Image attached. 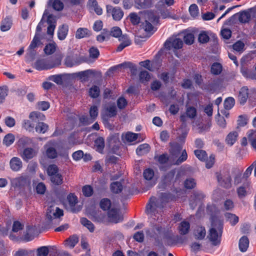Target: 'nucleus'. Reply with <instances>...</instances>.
<instances>
[{"mask_svg": "<svg viewBox=\"0 0 256 256\" xmlns=\"http://www.w3.org/2000/svg\"><path fill=\"white\" fill-rule=\"evenodd\" d=\"M50 180L52 183L56 185H60L62 183V176L58 172L50 176Z\"/></svg>", "mask_w": 256, "mask_h": 256, "instance_id": "a18cd8bd", "label": "nucleus"}, {"mask_svg": "<svg viewBox=\"0 0 256 256\" xmlns=\"http://www.w3.org/2000/svg\"><path fill=\"white\" fill-rule=\"evenodd\" d=\"M37 154V151L31 148H24L21 152L20 156L25 161L32 158Z\"/></svg>", "mask_w": 256, "mask_h": 256, "instance_id": "f8f14e48", "label": "nucleus"}, {"mask_svg": "<svg viewBox=\"0 0 256 256\" xmlns=\"http://www.w3.org/2000/svg\"><path fill=\"white\" fill-rule=\"evenodd\" d=\"M146 20L142 24V28L146 32L154 31V25L158 22L159 17H158L156 13L152 12L146 14Z\"/></svg>", "mask_w": 256, "mask_h": 256, "instance_id": "7ed1b4c3", "label": "nucleus"}, {"mask_svg": "<svg viewBox=\"0 0 256 256\" xmlns=\"http://www.w3.org/2000/svg\"><path fill=\"white\" fill-rule=\"evenodd\" d=\"M88 5L92 10H94L98 15H101L102 13V10L101 8L98 6L96 0H90Z\"/></svg>", "mask_w": 256, "mask_h": 256, "instance_id": "7c9ffc66", "label": "nucleus"}, {"mask_svg": "<svg viewBox=\"0 0 256 256\" xmlns=\"http://www.w3.org/2000/svg\"><path fill=\"white\" fill-rule=\"evenodd\" d=\"M196 183L194 179L189 178L184 181V185L186 188L191 189L196 186Z\"/></svg>", "mask_w": 256, "mask_h": 256, "instance_id": "0e129e2a", "label": "nucleus"}, {"mask_svg": "<svg viewBox=\"0 0 256 256\" xmlns=\"http://www.w3.org/2000/svg\"><path fill=\"white\" fill-rule=\"evenodd\" d=\"M185 43L187 44H191L194 41V35L192 33H186L184 38Z\"/></svg>", "mask_w": 256, "mask_h": 256, "instance_id": "69168bd1", "label": "nucleus"}, {"mask_svg": "<svg viewBox=\"0 0 256 256\" xmlns=\"http://www.w3.org/2000/svg\"><path fill=\"white\" fill-rule=\"evenodd\" d=\"M94 71L92 70H86L78 72L76 75L82 82H86L88 80L90 76L94 74Z\"/></svg>", "mask_w": 256, "mask_h": 256, "instance_id": "a878e982", "label": "nucleus"}, {"mask_svg": "<svg viewBox=\"0 0 256 256\" xmlns=\"http://www.w3.org/2000/svg\"><path fill=\"white\" fill-rule=\"evenodd\" d=\"M90 116H83L80 118V121L84 124H88L92 123L96 118L98 115V108L96 106H93L90 107Z\"/></svg>", "mask_w": 256, "mask_h": 256, "instance_id": "6e6552de", "label": "nucleus"}, {"mask_svg": "<svg viewBox=\"0 0 256 256\" xmlns=\"http://www.w3.org/2000/svg\"><path fill=\"white\" fill-rule=\"evenodd\" d=\"M12 25V20L10 18L4 19L1 24L0 30L2 32H6L9 30Z\"/></svg>", "mask_w": 256, "mask_h": 256, "instance_id": "ea45409f", "label": "nucleus"}, {"mask_svg": "<svg viewBox=\"0 0 256 256\" xmlns=\"http://www.w3.org/2000/svg\"><path fill=\"white\" fill-rule=\"evenodd\" d=\"M63 216V211L54 205L49 206L46 212V218L52 224L58 222V218Z\"/></svg>", "mask_w": 256, "mask_h": 256, "instance_id": "20e7f679", "label": "nucleus"}, {"mask_svg": "<svg viewBox=\"0 0 256 256\" xmlns=\"http://www.w3.org/2000/svg\"><path fill=\"white\" fill-rule=\"evenodd\" d=\"M169 195L166 194H162L161 197L156 200V198H152L150 202L147 204L146 212L150 216H155L156 214L160 212L163 207L162 203L164 202L168 201Z\"/></svg>", "mask_w": 256, "mask_h": 256, "instance_id": "f03ea898", "label": "nucleus"}, {"mask_svg": "<svg viewBox=\"0 0 256 256\" xmlns=\"http://www.w3.org/2000/svg\"><path fill=\"white\" fill-rule=\"evenodd\" d=\"M40 44V36H38V34H36L32 42L28 48V51L30 54H32L34 49Z\"/></svg>", "mask_w": 256, "mask_h": 256, "instance_id": "c756f323", "label": "nucleus"}, {"mask_svg": "<svg viewBox=\"0 0 256 256\" xmlns=\"http://www.w3.org/2000/svg\"><path fill=\"white\" fill-rule=\"evenodd\" d=\"M48 4L56 10L60 11L64 8V4L60 0H49Z\"/></svg>", "mask_w": 256, "mask_h": 256, "instance_id": "2f4dec72", "label": "nucleus"}, {"mask_svg": "<svg viewBox=\"0 0 256 256\" xmlns=\"http://www.w3.org/2000/svg\"><path fill=\"white\" fill-rule=\"evenodd\" d=\"M111 205V202L108 198H103L100 202V208L104 210H108Z\"/></svg>", "mask_w": 256, "mask_h": 256, "instance_id": "5fc2aeb1", "label": "nucleus"}, {"mask_svg": "<svg viewBox=\"0 0 256 256\" xmlns=\"http://www.w3.org/2000/svg\"><path fill=\"white\" fill-rule=\"evenodd\" d=\"M108 216L110 221L114 223L121 222L123 220L122 216L116 209H111L108 212Z\"/></svg>", "mask_w": 256, "mask_h": 256, "instance_id": "ddd939ff", "label": "nucleus"}, {"mask_svg": "<svg viewBox=\"0 0 256 256\" xmlns=\"http://www.w3.org/2000/svg\"><path fill=\"white\" fill-rule=\"evenodd\" d=\"M193 234L196 239L202 240L206 236V230L204 227L198 226L194 229Z\"/></svg>", "mask_w": 256, "mask_h": 256, "instance_id": "dca6fc26", "label": "nucleus"}, {"mask_svg": "<svg viewBox=\"0 0 256 256\" xmlns=\"http://www.w3.org/2000/svg\"><path fill=\"white\" fill-rule=\"evenodd\" d=\"M143 175L146 180H150L154 176V172L152 169L148 168L144 170Z\"/></svg>", "mask_w": 256, "mask_h": 256, "instance_id": "774afa93", "label": "nucleus"}, {"mask_svg": "<svg viewBox=\"0 0 256 256\" xmlns=\"http://www.w3.org/2000/svg\"><path fill=\"white\" fill-rule=\"evenodd\" d=\"M11 170L14 172L20 171L22 167V162L21 160L18 157H13L10 162Z\"/></svg>", "mask_w": 256, "mask_h": 256, "instance_id": "4468645a", "label": "nucleus"}, {"mask_svg": "<svg viewBox=\"0 0 256 256\" xmlns=\"http://www.w3.org/2000/svg\"><path fill=\"white\" fill-rule=\"evenodd\" d=\"M68 28L67 25H62L58 29V38L60 40H64L67 36Z\"/></svg>", "mask_w": 256, "mask_h": 256, "instance_id": "cd10ccee", "label": "nucleus"}, {"mask_svg": "<svg viewBox=\"0 0 256 256\" xmlns=\"http://www.w3.org/2000/svg\"><path fill=\"white\" fill-rule=\"evenodd\" d=\"M207 210L212 214V228L208 236L209 240L214 246L219 244L222 232V222L218 216V210L215 205H208Z\"/></svg>", "mask_w": 256, "mask_h": 256, "instance_id": "f257e3e1", "label": "nucleus"}, {"mask_svg": "<svg viewBox=\"0 0 256 256\" xmlns=\"http://www.w3.org/2000/svg\"><path fill=\"white\" fill-rule=\"evenodd\" d=\"M222 70V66L218 63L214 64L211 66V72L214 74H220Z\"/></svg>", "mask_w": 256, "mask_h": 256, "instance_id": "864d4df0", "label": "nucleus"}, {"mask_svg": "<svg viewBox=\"0 0 256 256\" xmlns=\"http://www.w3.org/2000/svg\"><path fill=\"white\" fill-rule=\"evenodd\" d=\"M63 76L62 74H56L50 76L48 77V80H52L58 84H62L63 82Z\"/></svg>", "mask_w": 256, "mask_h": 256, "instance_id": "de8ad7c7", "label": "nucleus"}, {"mask_svg": "<svg viewBox=\"0 0 256 256\" xmlns=\"http://www.w3.org/2000/svg\"><path fill=\"white\" fill-rule=\"evenodd\" d=\"M181 149V147L178 145H176L172 146V150L170 152L172 158V164H178L186 160L188 156L186 150H184L182 152L180 156L176 159L180 155Z\"/></svg>", "mask_w": 256, "mask_h": 256, "instance_id": "39448f33", "label": "nucleus"}, {"mask_svg": "<svg viewBox=\"0 0 256 256\" xmlns=\"http://www.w3.org/2000/svg\"><path fill=\"white\" fill-rule=\"evenodd\" d=\"M116 107L114 102L106 104L102 112V118L104 120L116 116Z\"/></svg>", "mask_w": 256, "mask_h": 256, "instance_id": "0eeeda50", "label": "nucleus"}, {"mask_svg": "<svg viewBox=\"0 0 256 256\" xmlns=\"http://www.w3.org/2000/svg\"><path fill=\"white\" fill-rule=\"evenodd\" d=\"M81 224L86 228L90 232H93L94 230V226L93 224L86 218H82L80 219Z\"/></svg>", "mask_w": 256, "mask_h": 256, "instance_id": "a19ab883", "label": "nucleus"}, {"mask_svg": "<svg viewBox=\"0 0 256 256\" xmlns=\"http://www.w3.org/2000/svg\"><path fill=\"white\" fill-rule=\"evenodd\" d=\"M250 182H246L242 186H240L237 190V192L240 198L245 196L250 190Z\"/></svg>", "mask_w": 256, "mask_h": 256, "instance_id": "412c9836", "label": "nucleus"}, {"mask_svg": "<svg viewBox=\"0 0 256 256\" xmlns=\"http://www.w3.org/2000/svg\"><path fill=\"white\" fill-rule=\"evenodd\" d=\"M89 94L92 98H97L100 94L99 88L96 86H92L89 90Z\"/></svg>", "mask_w": 256, "mask_h": 256, "instance_id": "052dcab7", "label": "nucleus"}, {"mask_svg": "<svg viewBox=\"0 0 256 256\" xmlns=\"http://www.w3.org/2000/svg\"><path fill=\"white\" fill-rule=\"evenodd\" d=\"M225 216L226 218V220L229 222L232 225H234L238 221V218L234 214L226 213Z\"/></svg>", "mask_w": 256, "mask_h": 256, "instance_id": "c03bdc74", "label": "nucleus"}, {"mask_svg": "<svg viewBox=\"0 0 256 256\" xmlns=\"http://www.w3.org/2000/svg\"><path fill=\"white\" fill-rule=\"evenodd\" d=\"M28 178L25 176H22L19 177L12 178L11 180L12 184L14 186H24L27 183Z\"/></svg>", "mask_w": 256, "mask_h": 256, "instance_id": "aec40b11", "label": "nucleus"}, {"mask_svg": "<svg viewBox=\"0 0 256 256\" xmlns=\"http://www.w3.org/2000/svg\"><path fill=\"white\" fill-rule=\"evenodd\" d=\"M196 114L197 112L196 108L187 106L186 114L180 116V120L183 122H185L186 120V117L190 119H193L196 116Z\"/></svg>", "mask_w": 256, "mask_h": 256, "instance_id": "9b49d317", "label": "nucleus"}, {"mask_svg": "<svg viewBox=\"0 0 256 256\" xmlns=\"http://www.w3.org/2000/svg\"><path fill=\"white\" fill-rule=\"evenodd\" d=\"M57 144L54 140L48 142L44 146V154L50 159H54L58 157V152L56 150Z\"/></svg>", "mask_w": 256, "mask_h": 256, "instance_id": "423d86ee", "label": "nucleus"}, {"mask_svg": "<svg viewBox=\"0 0 256 256\" xmlns=\"http://www.w3.org/2000/svg\"><path fill=\"white\" fill-rule=\"evenodd\" d=\"M119 40L122 42L117 48L118 52L122 51L124 48L130 44V40L126 35H124L120 37Z\"/></svg>", "mask_w": 256, "mask_h": 256, "instance_id": "5701e85b", "label": "nucleus"}, {"mask_svg": "<svg viewBox=\"0 0 256 256\" xmlns=\"http://www.w3.org/2000/svg\"><path fill=\"white\" fill-rule=\"evenodd\" d=\"M110 188L112 191L114 193H118L122 190V186L120 182H116L111 184Z\"/></svg>", "mask_w": 256, "mask_h": 256, "instance_id": "49530a36", "label": "nucleus"}, {"mask_svg": "<svg viewBox=\"0 0 256 256\" xmlns=\"http://www.w3.org/2000/svg\"><path fill=\"white\" fill-rule=\"evenodd\" d=\"M249 245V240L247 237L242 236L239 241V248L241 252H244L247 250Z\"/></svg>", "mask_w": 256, "mask_h": 256, "instance_id": "c85d7f7f", "label": "nucleus"}, {"mask_svg": "<svg viewBox=\"0 0 256 256\" xmlns=\"http://www.w3.org/2000/svg\"><path fill=\"white\" fill-rule=\"evenodd\" d=\"M183 42L179 38H172L167 40L164 44L165 47L169 50L174 48L175 50L181 48L182 47Z\"/></svg>", "mask_w": 256, "mask_h": 256, "instance_id": "1a4fd4ad", "label": "nucleus"}, {"mask_svg": "<svg viewBox=\"0 0 256 256\" xmlns=\"http://www.w3.org/2000/svg\"><path fill=\"white\" fill-rule=\"evenodd\" d=\"M189 12L190 14L193 18L197 16L199 14V10L198 6L196 4H192L189 7Z\"/></svg>", "mask_w": 256, "mask_h": 256, "instance_id": "4d7b16f0", "label": "nucleus"}, {"mask_svg": "<svg viewBox=\"0 0 256 256\" xmlns=\"http://www.w3.org/2000/svg\"><path fill=\"white\" fill-rule=\"evenodd\" d=\"M246 136L249 141L250 142L252 146L254 148H256V130H249Z\"/></svg>", "mask_w": 256, "mask_h": 256, "instance_id": "bb28decb", "label": "nucleus"}, {"mask_svg": "<svg viewBox=\"0 0 256 256\" xmlns=\"http://www.w3.org/2000/svg\"><path fill=\"white\" fill-rule=\"evenodd\" d=\"M194 154L196 158H198L200 160H205L207 157L206 152L203 150H194Z\"/></svg>", "mask_w": 256, "mask_h": 256, "instance_id": "13d9d810", "label": "nucleus"}, {"mask_svg": "<svg viewBox=\"0 0 256 256\" xmlns=\"http://www.w3.org/2000/svg\"><path fill=\"white\" fill-rule=\"evenodd\" d=\"M110 35L119 39L120 37L124 34H122V31L119 27L114 26L112 28L110 32H109V36Z\"/></svg>", "mask_w": 256, "mask_h": 256, "instance_id": "58836bf2", "label": "nucleus"}, {"mask_svg": "<svg viewBox=\"0 0 256 256\" xmlns=\"http://www.w3.org/2000/svg\"><path fill=\"white\" fill-rule=\"evenodd\" d=\"M218 182L222 186L228 188L231 186V179L228 175H226L224 176H218Z\"/></svg>", "mask_w": 256, "mask_h": 256, "instance_id": "4be33fe9", "label": "nucleus"}, {"mask_svg": "<svg viewBox=\"0 0 256 256\" xmlns=\"http://www.w3.org/2000/svg\"><path fill=\"white\" fill-rule=\"evenodd\" d=\"M157 158V160L160 164H164L166 162L168 161H170V162L172 164V155L170 154V156L168 158L166 154H163L157 158Z\"/></svg>", "mask_w": 256, "mask_h": 256, "instance_id": "3c124183", "label": "nucleus"}, {"mask_svg": "<svg viewBox=\"0 0 256 256\" xmlns=\"http://www.w3.org/2000/svg\"><path fill=\"white\" fill-rule=\"evenodd\" d=\"M32 139L28 137H22L19 140L18 144L19 146H24L32 144Z\"/></svg>", "mask_w": 256, "mask_h": 256, "instance_id": "603ef678", "label": "nucleus"}, {"mask_svg": "<svg viewBox=\"0 0 256 256\" xmlns=\"http://www.w3.org/2000/svg\"><path fill=\"white\" fill-rule=\"evenodd\" d=\"M150 150V146L148 144H140L136 148V154L139 156H142L147 154Z\"/></svg>", "mask_w": 256, "mask_h": 256, "instance_id": "72a5a7b5", "label": "nucleus"}, {"mask_svg": "<svg viewBox=\"0 0 256 256\" xmlns=\"http://www.w3.org/2000/svg\"><path fill=\"white\" fill-rule=\"evenodd\" d=\"M250 94V93L249 92L247 87L244 86L242 88L239 92L238 94V98L240 104H244L246 102L248 96Z\"/></svg>", "mask_w": 256, "mask_h": 256, "instance_id": "6ab92c4d", "label": "nucleus"}, {"mask_svg": "<svg viewBox=\"0 0 256 256\" xmlns=\"http://www.w3.org/2000/svg\"><path fill=\"white\" fill-rule=\"evenodd\" d=\"M190 229V224L188 222L184 220L182 222L178 227L179 232L180 234L185 235L187 234Z\"/></svg>", "mask_w": 256, "mask_h": 256, "instance_id": "b1692460", "label": "nucleus"}, {"mask_svg": "<svg viewBox=\"0 0 256 256\" xmlns=\"http://www.w3.org/2000/svg\"><path fill=\"white\" fill-rule=\"evenodd\" d=\"M94 146L98 152L102 153L104 146V139L102 137L96 139L94 142Z\"/></svg>", "mask_w": 256, "mask_h": 256, "instance_id": "c9c22d12", "label": "nucleus"}, {"mask_svg": "<svg viewBox=\"0 0 256 256\" xmlns=\"http://www.w3.org/2000/svg\"><path fill=\"white\" fill-rule=\"evenodd\" d=\"M238 136V134L236 132H230L226 137V141L227 143L232 146L236 140Z\"/></svg>", "mask_w": 256, "mask_h": 256, "instance_id": "79ce46f5", "label": "nucleus"}, {"mask_svg": "<svg viewBox=\"0 0 256 256\" xmlns=\"http://www.w3.org/2000/svg\"><path fill=\"white\" fill-rule=\"evenodd\" d=\"M14 141V136L12 134L6 135L3 140V143L6 146H10Z\"/></svg>", "mask_w": 256, "mask_h": 256, "instance_id": "09e8293b", "label": "nucleus"}, {"mask_svg": "<svg viewBox=\"0 0 256 256\" xmlns=\"http://www.w3.org/2000/svg\"><path fill=\"white\" fill-rule=\"evenodd\" d=\"M48 126L44 122H39L36 127V130L40 133H44L48 130Z\"/></svg>", "mask_w": 256, "mask_h": 256, "instance_id": "680f3d73", "label": "nucleus"}, {"mask_svg": "<svg viewBox=\"0 0 256 256\" xmlns=\"http://www.w3.org/2000/svg\"><path fill=\"white\" fill-rule=\"evenodd\" d=\"M236 16L238 17L239 21L242 23L248 22L250 18V13L247 12H243L239 14H237Z\"/></svg>", "mask_w": 256, "mask_h": 256, "instance_id": "f704fd0d", "label": "nucleus"}, {"mask_svg": "<svg viewBox=\"0 0 256 256\" xmlns=\"http://www.w3.org/2000/svg\"><path fill=\"white\" fill-rule=\"evenodd\" d=\"M67 200L68 204V206H66L67 208L73 211L74 206L78 202L76 196L73 194H70L68 196Z\"/></svg>", "mask_w": 256, "mask_h": 256, "instance_id": "393cba45", "label": "nucleus"}, {"mask_svg": "<svg viewBox=\"0 0 256 256\" xmlns=\"http://www.w3.org/2000/svg\"><path fill=\"white\" fill-rule=\"evenodd\" d=\"M56 47L54 42L50 43L46 46L44 48V52L48 55L52 54L56 51Z\"/></svg>", "mask_w": 256, "mask_h": 256, "instance_id": "37998d69", "label": "nucleus"}, {"mask_svg": "<svg viewBox=\"0 0 256 256\" xmlns=\"http://www.w3.org/2000/svg\"><path fill=\"white\" fill-rule=\"evenodd\" d=\"M234 99L232 97H229L225 100L224 107L226 110H230L234 106Z\"/></svg>", "mask_w": 256, "mask_h": 256, "instance_id": "8fccbe9b", "label": "nucleus"}, {"mask_svg": "<svg viewBox=\"0 0 256 256\" xmlns=\"http://www.w3.org/2000/svg\"><path fill=\"white\" fill-rule=\"evenodd\" d=\"M138 134L128 132L122 135V138L124 142H130L136 140L138 138Z\"/></svg>", "mask_w": 256, "mask_h": 256, "instance_id": "e433bc0d", "label": "nucleus"}, {"mask_svg": "<svg viewBox=\"0 0 256 256\" xmlns=\"http://www.w3.org/2000/svg\"><path fill=\"white\" fill-rule=\"evenodd\" d=\"M62 58L63 55L62 54H57L52 58L48 59L50 69L60 65Z\"/></svg>", "mask_w": 256, "mask_h": 256, "instance_id": "a211bd4d", "label": "nucleus"}, {"mask_svg": "<svg viewBox=\"0 0 256 256\" xmlns=\"http://www.w3.org/2000/svg\"><path fill=\"white\" fill-rule=\"evenodd\" d=\"M35 230L36 228L34 226L29 225L27 226L23 235L24 239L27 242L32 240L34 238Z\"/></svg>", "mask_w": 256, "mask_h": 256, "instance_id": "f3484780", "label": "nucleus"}, {"mask_svg": "<svg viewBox=\"0 0 256 256\" xmlns=\"http://www.w3.org/2000/svg\"><path fill=\"white\" fill-rule=\"evenodd\" d=\"M49 252L48 247L47 246H42L38 248V256H48Z\"/></svg>", "mask_w": 256, "mask_h": 256, "instance_id": "6e6d98bb", "label": "nucleus"}, {"mask_svg": "<svg viewBox=\"0 0 256 256\" xmlns=\"http://www.w3.org/2000/svg\"><path fill=\"white\" fill-rule=\"evenodd\" d=\"M82 191L83 194L86 196H90L93 194V189L90 186L86 185L82 188Z\"/></svg>", "mask_w": 256, "mask_h": 256, "instance_id": "338daca9", "label": "nucleus"}, {"mask_svg": "<svg viewBox=\"0 0 256 256\" xmlns=\"http://www.w3.org/2000/svg\"><path fill=\"white\" fill-rule=\"evenodd\" d=\"M78 238L76 236H72L65 241L64 244L66 246L72 248L78 243Z\"/></svg>", "mask_w": 256, "mask_h": 256, "instance_id": "473e14b6", "label": "nucleus"}, {"mask_svg": "<svg viewBox=\"0 0 256 256\" xmlns=\"http://www.w3.org/2000/svg\"><path fill=\"white\" fill-rule=\"evenodd\" d=\"M46 22L48 25H56V18L52 14H49L47 10V14L44 22Z\"/></svg>", "mask_w": 256, "mask_h": 256, "instance_id": "bf43d9fd", "label": "nucleus"}, {"mask_svg": "<svg viewBox=\"0 0 256 256\" xmlns=\"http://www.w3.org/2000/svg\"><path fill=\"white\" fill-rule=\"evenodd\" d=\"M108 13H111L114 20H120L123 16L124 13L122 10L118 8H113L111 6H106Z\"/></svg>", "mask_w": 256, "mask_h": 256, "instance_id": "9d476101", "label": "nucleus"}, {"mask_svg": "<svg viewBox=\"0 0 256 256\" xmlns=\"http://www.w3.org/2000/svg\"><path fill=\"white\" fill-rule=\"evenodd\" d=\"M90 34L89 30L86 28H79L77 30L76 34V38H82Z\"/></svg>", "mask_w": 256, "mask_h": 256, "instance_id": "4c0bfd02", "label": "nucleus"}, {"mask_svg": "<svg viewBox=\"0 0 256 256\" xmlns=\"http://www.w3.org/2000/svg\"><path fill=\"white\" fill-rule=\"evenodd\" d=\"M34 67L38 70L50 69L48 59H40L36 60Z\"/></svg>", "mask_w": 256, "mask_h": 256, "instance_id": "2eb2a0df", "label": "nucleus"}, {"mask_svg": "<svg viewBox=\"0 0 256 256\" xmlns=\"http://www.w3.org/2000/svg\"><path fill=\"white\" fill-rule=\"evenodd\" d=\"M58 172V166L55 164H50L47 168V173L50 176Z\"/></svg>", "mask_w": 256, "mask_h": 256, "instance_id": "e2e57ef3", "label": "nucleus"}]
</instances>
